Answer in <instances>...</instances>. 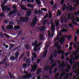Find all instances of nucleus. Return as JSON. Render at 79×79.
Returning a JSON list of instances; mask_svg holds the SVG:
<instances>
[{
    "mask_svg": "<svg viewBox=\"0 0 79 79\" xmlns=\"http://www.w3.org/2000/svg\"><path fill=\"white\" fill-rule=\"evenodd\" d=\"M62 39H60L59 40V42L60 43L61 45L63 44V43L64 42V40H65V38L66 37L68 38V40H69L71 39V37H72V36L71 35H69V36H68V35H64L63 36H62Z\"/></svg>",
    "mask_w": 79,
    "mask_h": 79,
    "instance_id": "obj_1",
    "label": "nucleus"
},
{
    "mask_svg": "<svg viewBox=\"0 0 79 79\" xmlns=\"http://www.w3.org/2000/svg\"><path fill=\"white\" fill-rule=\"evenodd\" d=\"M29 20V18L28 17H20V23H27L28 21Z\"/></svg>",
    "mask_w": 79,
    "mask_h": 79,
    "instance_id": "obj_2",
    "label": "nucleus"
},
{
    "mask_svg": "<svg viewBox=\"0 0 79 79\" xmlns=\"http://www.w3.org/2000/svg\"><path fill=\"white\" fill-rule=\"evenodd\" d=\"M37 20H38V19H37L36 17H35V18L33 19L32 20V23L31 24V27H34V26L36 24H37Z\"/></svg>",
    "mask_w": 79,
    "mask_h": 79,
    "instance_id": "obj_3",
    "label": "nucleus"
},
{
    "mask_svg": "<svg viewBox=\"0 0 79 79\" xmlns=\"http://www.w3.org/2000/svg\"><path fill=\"white\" fill-rule=\"evenodd\" d=\"M44 69L46 71H48L49 70V73L50 74H52V68L51 67L49 66L48 65H46L44 68Z\"/></svg>",
    "mask_w": 79,
    "mask_h": 79,
    "instance_id": "obj_4",
    "label": "nucleus"
},
{
    "mask_svg": "<svg viewBox=\"0 0 79 79\" xmlns=\"http://www.w3.org/2000/svg\"><path fill=\"white\" fill-rule=\"evenodd\" d=\"M64 52H63V51L62 50H58L57 51L56 50H54V53H57V54H59V55H60V54H61V53H64Z\"/></svg>",
    "mask_w": 79,
    "mask_h": 79,
    "instance_id": "obj_5",
    "label": "nucleus"
},
{
    "mask_svg": "<svg viewBox=\"0 0 79 79\" xmlns=\"http://www.w3.org/2000/svg\"><path fill=\"white\" fill-rule=\"evenodd\" d=\"M32 54L33 55V57H31L32 63H35V61H34V60H35V59H34V58L35 59L37 58V55L35 54V53H33Z\"/></svg>",
    "mask_w": 79,
    "mask_h": 79,
    "instance_id": "obj_6",
    "label": "nucleus"
},
{
    "mask_svg": "<svg viewBox=\"0 0 79 79\" xmlns=\"http://www.w3.org/2000/svg\"><path fill=\"white\" fill-rule=\"evenodd\" d=\"M71 19H72V23L74 26L76 25L77 26L78 24L77 23L75 22V17H72L71 18Z\"/></svg>",
    "mask_w": 79,
    "mask_h": 79,
    "instance_id": "obj_7",
    "label": "nucleus"
},
{
    "mask_svg": "<svg viewBox=\"0 0 79 79\" xmlns=\"http://www.w3.org/2000/svg\"><path fill=\"white\" fill-rule=\"evenodd\" d=\"M16 10H13L11 12H9L8 13V15L11 16V15H15V14H16Z\"/></svg>",
    "mask_w": 79,
    "mask_h": 79,
    "instance_id": "obj_8",
    "label": "nucleus"
},
{
    "mask_svg": "<svg viewBox=\"0 0 79 79\" xmlns=\"http://www.w3.org/2000/svg\"><path fill=\"white\" fill-rule=\"evenodd\" d=\"M46 26H44L42 27L41 28H40V27H39V29L40 31H45V30H46Z\"/></svg>",
    "mask_w": 79,
    "mask_h": 79,
    "instance_id": "obj_9",
    "label": "nucleus"
},
{
    "mask_svg": "<svg viewBox=\"0 0 79 79\" xmlns=\"http://www.w3.org/2000/svg\"><path fill=\"white\" fill-rule=\"evenodd\" d=\"M18 78L19 79H27V77H26V75L22 76V77L19 76Z\"/></svg>",
    "mask_w": 79,
    "mask_h": 79,
    "instance_id": "obj_10",
    "label": "nucleus"
},
{
    "mask_svg": "<svg viewBox=\"0 0 79 79\" xmlns=\"http://www.w3.org/2000/svg\"><path fill=\"white\" fill-rule=\"evenodd\" d=\"M51 24L52 26V30H53L54 31L55 30V26L53 25L54 24L53 23H51Z\"/></svg>",
    "mask_w": 79,
    "mask_h": 79,
    "instance_id": "obj_11",
    "label": "nucleus"
},
{
    "mask_svg": "<svg viewBox=\"0 0 79 79\" xmlns=\"http://www.w3.org/2000/svg\"><path fill=\"white\" fill-rule=\"evenodd\" d=\"M10 59L11 60V61H14L15 60H18L17 58H16V57L15 56H11L10 58Z\"/></svg>",
    "mask_w": 79,
    "mask_h": 79,
    "instance_id": "obj_12",
    "label": "nucleus"
},
{
    "mask_svg": "<svg viewBox=\"0 0 79 79\" xmlns=\"http://www.w3.org/2000/svg\"><path fill=\"white\" fill-rule=\"evenodd\" d=\"M8 74L9 76H10V79H12V78L13 79H15V77L14 76L12 75L11 72H8Z\"/></svg>",
    "mask_w": 79,
    "mask_h": 79,
    "instance_id": "obj_13",
    "label": "nucleus"
},
{
    "mask_svg": "<svg viewBox=\"0 0 79 79\" xmlns=\"http://www.w3.org/2000/svg\"><path fill=\"white\" fill-rule=\"evenodd\" d=\"M41 72H42V69L39 68L37 70L36 74L37 75H39V73H41Z\"/></svg>",
    "mask_w": 79,
    "mask_h": 79,
    "instance_id": "obj_14",
    "label": "nucleus"
},
{
    "mask_svg": "<svg viewBox=\"0 0 79 79\" xmlns=\"http://www.w3.org/2000/svg\"><path fill=\"white\" fill-rule=\"evenodd\" d=\"M20 7L23 10H27V8H26V7L24 6L23 5L21 4L20 5Z\"/></svg>",
    "mask_w": 79,
    "mask_h": 79,
    "instance_id": "obj_15",
    "label": "nucleus"
},
{
    "mask_svg": "<svg viewBox=\"0 0 79 79\" xmlns=\"http://www.w3.org/2000/svg\"><path fill=\"white\" fill-rule=\"evenodd\" d=\"M13 26L12 25H9L7 27V30L13 29Z\"/></svg>",
    "mask_w": 79,
    "mask_h": 79,
    "instance_id": "obj_16",
    "label": "nucleus"
},
{
    "mask_svg": "<svg viewBox=\"0 0 79 79\" xmlns=\"http://www.w3.org/2000/svg\"><path fill=\"white\" fill-rule=\"evenodd\" d=\"M19 55V51H17L16 52H15V58H18Z\"/></svg>",
    "mask_w": 79,
    "mask_h": 79,
    "instance_id": "obj_17",
    "label": "nucleus"
},
{
    "mask_svg": "<svg viewBox=\"0 0 79 79\" xmlns=\"http://www.w3.org/2000/svg\"><path fill=\"white\" fill-rule=\"evenodd\" d=\"M60 22V20L57 19L56 21H55V23L56 24V27H58V26H59V23Z\"/></svg>",
    "mask_w": 79,
    "mask_h": 79,
    "instance_id": "obj_18",
    "label": "nucleus"
},
{
    "mask_svg": "<svg viewBox=\"0 0 79 79\" xmlns=\"http://www.w3.org/2000/svg\"><path fill=\"white\" fill-rule=\"evenodd\" d=\"M32 14V11L31 10H29L27 13V16H31V15Z\"/></svg>",
    "mask_w": 79,
    "mask_h": 79,
    "instance_id": "obj_19",
    "label": "nucleus"
},
{
    "mask_svg": "<svg viewBox=\"0 0 79 79\" xmlns=\"http://www.w3.org/2000/svg\"><path fill=\"white\" fill-rule=\"evenodd\" d=\"M6 8H7V6H6V5H5L4 7H2L3 12H5V10H6Z\"/></svg>",
    "mask_w": 79,
    "mask_h": 79,
    "instance_id": "obj_20",
    "label": "nucleus"
},
{
    "mask_svg": "<svg viewBox=\"0 0 79 79\" xmlns=\"http://www.w3.org/2000/svg\"><path fill=\"white\" fill-rule=\"evenodd\" d=\"M47 52H48V51L47 50H46L44 52V54H43V57L44 58H45V57H46V56H47Z\"/></svg>",
    "mask_w": 79,
    "mask_h": 79,
    "instance_id": "obj_21",
    "label": "nucleus"
},
{
    "mask_svg": "<svg viewBox=\"0 0 79 79\" xmlns=\"http://www.w3.org/2000/svg\"><path fill=\"white\" fill-rule=\"evenodd\" d=\"M75 56H76L75 57L73 58V60H78L79 58V55H75Z\"/></svg>",
    "mask_w": 79,
    "mask_h": 79,
    "instance_id": "obj_22",
    "label": "nucleus"
},
{
    "mask_svg": "<svg viewBox=\"0 0 79 79\" xmlns=\"http://www.w3.org/2000/svg\"><path fill=\"white\" fill-rule=\"evenodd\" d=\"M31 60H30V58H29L27 59V60L26 61V64H29V63H31Z\"/></svg>",
    "mask_w": 79,
    "mask_h": 79,
    "instance_id": "obj_23",
    "label": "nucleus"
},
{
    "mask_svg": "<svg viewBox=\"0 0 79 79\" xmlns=\"http://www.w3.org/2000/svg\"><path fill=\"white\" fill-rule=\"evenodd\" d=\"M37 68V67L35 66L33 67L31 69V70L32 71H36V69Z\"/></svg>",
    "mask_w": 79,
    "mask_h": 79,
    "instance_id": "obj_24",
    "label": "nucleus"
},
{
    "mask_svg": "<svg viewBox=\"0 0 79 79\" xmlns=\"http://www.w3.org/2000/svg\"><path fill=\"white\" fill-rule=\"evenodd\" d=\"M38 44V41H37V40H36L35 42L32 43L31 44V45L33 46H34V45H35L37 44Z\"/></svg>",
    "mask_w": 79,
    "mask_h": 79,
    "instance_id": "obj_25",
    "label": "nucleus"
},
{
    "mask_svg": "<svg viewBox=\"0 0 79 79\" xmlns=\"http://www.w3.org/2000/svg\"><path fill=\"white\" fill-rule=\"evenodd\" d=\"M3 35L5 36H6V37H7V39H10V36H9V35H8L6 33H3Z\"/></svg>",
    "mask_w": 79,
    "mask_h": 79,
    "instance_id": "obj_26",
    "label": "nucleus"
},
{
    "mask_svg": "<svg viewBox=\"0 0 79 79\" xmlns=\"http://www.w3.org/2000/svg\"><path fill=\"white\" fill-rule=\"evenodd\" d=\"M14 29L15 30H18V29H20V26H19V25L15 26L14 27Z\"/></svg>",
    "mask_w": 79,
    "mask_h": 79,
    "instance_id": "obj_27",
    "label": "nucleus"
},
{
    "mask_svg": "<svg viewBox=\"0 0 79 79\" xmlns=\"http://www.w3.org/2000/svg\"><path fill=\"white\" fill-rule=\"evenodd\" d=\"M24 53H23L19 57V60H21L22 58H23V56H24Z\"/></svg>",
    "mask_w": 79,
    "mask_h": 79,
    "instance_id": "obj_28",
    "label": "nucleus"
},
{
    "mask_svg": "<svg viewBox=\"0 0 79 79\" xmlns=\"http://www.w3.org/2000/svg\"><path fill=\"white\" fill-rule=\"evenodd\" d=\"M22 32H23L22 31H21V30H20L19 32L17 35V37H19L20 35H21Z\"/></svg>",
    "mask_w": 79,
    "mask_h": 79,
    "instance_id": "obj_29",
    "label": "nucleus"
},
{
    "mask_svg": "<svg viewBox=\"0 0 79 79\" xmlns=\"http://www.w3.org/2000/svg\"><path fill=\"white\" fill-rule=\"evenodd\" d=\"M15 45L14 44H12L10 45V46H9V49L11 50V49H12V48H13V47H14V46Z\"/></svg>",
    "mask_w": 79,
    "mask_h": 79,
    "instance_id": "obj_30",
    "label": "nucleus"
},
{
    "mask_svg": "<svg viewBox=\"0 0 79 79\" xmlns=\"http://www.w3.org/2000/svg\"><path fill=\"white\" fill-rule=\"evenodd\" d=\"M54 56H53V54L51 55L49 58V60H53V59Z\"/></svg>",
    "mask_w": 79,
    "mask_h": 79,
    "instance_id": "obj_31",
    "label": "nucleus"
},
{
    "mask_svg": "<svg viewBox=\"0 0 79 79\" xmlns=\"http://www.w3.org/2000/svg\"><path fill=\"white\" fill-rule=\"evenodd\" d=\"M61 11H57V16H61Z\"/></svg>",
    "mask_w": 79,
    "mask_h": 79,
    "instance_id": "obj_32",
    "label": "nucleus"
},
{
    "mask_svg": "<svg viewBox=\"0 0 79 79\" xmlns=\"http://www.w3.org/2000/svg\"><path fill=\"white\" fill-rule=\"evenodd\" d=\"M77 64L76 63L75 64L73 67L72 68V69L73 70L74 69H76L77 68Z\"/></svg>",
    "mask_w": 79,
    "mask_h": 79,
    "instance_id": "obj_33",
    "label": "nucleus"
},
{
    "mask_svg": "<svg viewBox=\"0 0 79 79\" xmlns=\"http://www.w3.org/2000/svg\"><path fill=\"white\" fill-rule=\"evenodd\" d=\"M26 77L27 78V77H28V78H31V77H32V74L31 73L28 74L27 75Z\"/></svg>",
    "mask_w": 79,
    "mask_h": 79,
    "instance_id": "obj_34",
    "label": "nucleus"
},
{
    "mask_svg": "<svg viewBox=\"0 0 79 79\" xmlns=\"http://www.w3.org/2000/svg\"><path fill=\"white\" fill-rule=\"evenodd\" d=\"M74 40L75 42H77V45H79V42L77 41V36H75V37Z\"/></svg>",
    "mask_w": 79,
    "mask_h": 79,
    "instance_id": "obj_35",
    "label": "nucleus"
},
{
    "mask_svg": "<svg viewBox=\"0 0 79 79\" xmlns=\"http://www.w3.org/2000/svg\"><path fill=\"white\" fill-rule=\"evenodd\" d=\"M57 66V64H53L51 66V68L52 69L54 68L55 66Z\"/></svg>",
    "mask_w": 79,
    "mask_h": 79,
    "instance_id": "obj_36",
    "label": "nucleus"
},
{
    "mask_svg": "<svg viewBox=\"0 0 79 79\" xmlns=\"http://www.w3.org/2000/svg\"><path fill=\"white\" fill-rule=\"evenodd\" d=\"M68 30L67 29L64 28L61 30V32H68Z\"/></svg>",
    "mask_w": 79,
    "mask_h": 79,
    "instance_id": "obj_37",
    "label": "nucleus"
},
{
    "mask_svg": "<svg viewBox=\"0 0 79 79\" xmlns=\"http://www.w3.org/2000/svg\"><path fill=\"white\" fill-rule=\"evenodd\" d=\"M25 48L27 50H29V44H26L25 45Z\"/></svg>",
    "mask_w": 79,
    "mask_h": 79,
    "instance_id": "obj_38",
    "label": "nucleus"
},
{
    "mask_svg": "<svg viewBox=\"0 0 79 79\" xmlns=\"http://www.w3.org/2000/svg\"><path fill=\"white\" fill-rule=\"evenodd\" d=\"M56 8H57V5H56V4H54V6L52 7L53 9L55 10V9H56Z\"/></svg>",
    "mask_w": 79,
    "mask_h": 79,
    "instance_id": "obj_39",
    "label": "nucleus"
},
{
    "mask_svg": "<svg viewBox=\"0 0 79 79\" xmlns=\"http://www.w3.org/2000/svg\"><path fill=\"white\" fill-rule=\"evenodd\" d=\"M27 2H28V3H31V2L32 3H33L34 2V0H27Z\"/></svg>",
    "mask_w": 79,
    "mask_h": 79,
    "instance_id": "obj_40",
    "label": "nucleus"
},
{
    "mask_svg": "<svg viewBox=\"0 0 79 79\" xmlns=\"http://www.w3.org/2000/svg\"><path fill=\"white\" fill-rule=\"evenodd\" d=\"M52 13L50 12L49 13V19H51L52 18Z\"/></svg>",
    "mask_w": 79,
    "mask_h": 79,
    "instance_id": "obj_41",
    "label": "nucleus"
},
{
    "mask_svg": "<svg viewBox=\"0 0 79 79\" xmlns=\"http://www.w3.org/2000/svg\"><path fill=\"white\" fill-rule=\"evenodd\" d=\"M39 39L40 40H42L43 39V35L42 34L40 35V38Z\"/></svg>",
    "mask_w": 79,
    "mask_h": 79,
    "instance_id": "obj_42",
    "label": "nucleus"
},
{
    "mask_svg": "<svg viewBox=\"0 0 79 79\" xmlns=\"http://www.w3.org/2000/svg\"><path fill=\"white\" fill-rule=\"evenodd\" d=\"M65 75H66V73L63 72L61 73L60 76H61V77H63V76H64Z\"/></svg>",
    "mask_w": 79,
    "mask_h": 79,
    "instance_id": "obj_43",
    "label": "nucleus"
},
{
    "mask_svg": "<svg viewBox=\"0 0 79 79\" xmlns=\"http://www.w3.org/2000/svg\"><path fill=\"white\" fill-rule=\"evenodd\" d=\"M60 66L62 68H64L66 66V64L64 63L63 64L60 65Z\"/></svg>",
    "mask_w": 79,
    "mask_h": 79,
    "instance_id": "obj_44",
    "label": "nucleus"
},
{
    "mask_svg": "<svg viewBox=\"0 0 79 79\" xmlns=\"http://www.w3.org/2000/svg\"><path fill=\"white\" fill-rule=\"evenodd\" d=\"M9 22V21H8V20L7 19L6 20H4V23L5 24H8V23Z\"/></svg>",
    "mask_w": 79,
    "mask_h": 79,
    "instance_id": "obj_45",
    "label": "nucleus"
},
{
    "mask_svg": "<svg viewBox=\"0 0 79 79\" xmlns=\"http://www.w3.org/2000/svg\"><path fill=\"white\" fill-rule=\"evenodd\" d=\"M2 30H3V31H4V32H6V30H5V27H4V26H2Z\"/></svg>",
    "mask_w": 79,
    "mask_h": 79,
    "instance_id": "obj_46",
    "label": "nucleus"
},
{
    "mask_svg": "<svg viewBox=\"0 0 79 79\" xmlns=\"http://www.w3.org/2000/svg\"><path fill=\"white\" fill-rule=\"evenodd\" d=\"M47 21H48V19H46L43 23V25H45V24H46V23H47Z\"/></svg>",
    "mask_w": 79,
    "mask_h": 79,
    "instance_id": "obj_47",
    "label": "nucleus"
},
{
    "mask_svg": "<svg viewBox=\"0 0 79 79\" xmlns=\"http://www.w3.org/2000/svg\"><path fill=\"white\" fill-rule=\"evenodd\" d=\"M65 59V57H64V54H62L61 56V60H64Z\"/></svg>",
    "mask_w": 79,
    "mask_h": 79,
    "instance_id": "obj_48",
    "label": "nucleus"
},
{
    "mask_svg": "<svg viewBox=\"0 0 79 79\" xmlns=\"http://www.w3.org/2000/svg\"><path fill=\"white\" fill-rule=\"evenodd\" d=\"M61 46L60 45H58L57 47V49L58 50H60L61 49Z\"/></svg>",
    "mask_w": 79,
    "mask_h": 79,
    "instance_id": "obj_49",
    "label": "nucleus"
},
{
    "mask_svg": "<svg viewBox=\"0 0 79 79\" xmlns=\"http://www.w3.org/2000/svg\"><path fill=\"white\" fill-rule=\"evenodd\" d=\"M66 5L65 4H64L63 6V7L62 8V10H65V9H66Z\"/></svg>",
    "mask_w": 79,
    "mask_h": 79,
    "instance_id": "obj_50",
    "label": "nucleus"
},
{
    "mask_svg": "<svg viewBox=\"0 0 79 79\" xmlns=\"http://www.w3.org/2000/svg\"><path fill=\"white\" fill-rule=\"evenodd\" d=\"M37 5H40V0H35Z\"/></svg>",
    "mask_w": 79,
    "mask_h": 79,
    "instance_id": "obj_51",
    "label": "nucleus"
},
{
    "mask_svg": "<svg viewBox=\"0 0 79 79\" xmlns=\"http://www.w3.org/2000/svg\"><path fill=\"white\" fill-rule=\"evenodd\" d=\"M57 71H58L57 68H55L54 69V72H53V73H56L57 72Z\"/></svg>",
    "mask_w": 79,
    "mask_h": 79,
    "instance_id": "obj_52",
    "label": "nucleus"
},
{
    "mask_svg": "<svg viewBox=\"0 0 79 79\" xmlns=\"http://www.w3.org/2000/svg\"><path fill=\"white\" fill-rule=\"evenodd\" d=\"M73 59H70V60H69V62L70 63V64L71 65H73Z\"/></svg>",
    "mask_w": 79,
    "mask_h": 79,
    "instance_id": "obj_53",
    "label": "nucleus"
},
{
    "mask_svg": "<svg viewBox=\"0 0 79 79\" xmlns=\"http://www.w3.org/2000/svg\"><path fill=\"white\" fill-rule=\"evenodd\" d=\"M6 10V11H10V10H11V9L10 8H9L7 6Z\"/></svg>",
    "mask_w": 79,
    "mask_h": 79,
    "instance_id": "obj_54",
    "label": "nucleus"
},
{
    "mask_svg": "<svg viewBox=\"0 0 79 79\" xmlns=\"http://www.w3.org/2000/svg\"><path fill=\"white\" fill-rule=\"evenodd\" d=\"M73 45H74L73 47L74 48H75V49L76 50L77 48V45L75 43H74L73 44Z\"/></svg>",
    "mask_w": 79,
    "mask_h": 79,
    "instance_id": "obj_55",
    "label": "nucleus"
},
{
    "mask_svg": "<svg viewBox=\"0 0 79 79\" xmlns=\"http://www.w3.org/2000/svg\"><path fill=\"white\" fill-rule=\"evenodd\" d=\"M40 61H41V60H40V59H39L37 60L36 63H40Z\"/></svg>",
    "mask_w": 79,
    "mask_h": 79,
    "instance_id": "obj_56",
    "label": "nucleus"
},
{
    "mask_svg": "<svg viewBox=\"0 0 79 79\" xmlns=\"http://www.w3.org/2000/svg\"><path fill=\"white\" fill-rule=\"evenodd\" d=\"M60 22L62 24H63V22H64V20H63V17H62L60 19Z\"/></svg>",
    "mask_w": 79,
    "mask_h": 79,
    "instance_id": "obj_57",
    "label": "nucleus"
},
{
    "mask_svg": "<svg viewBox=\"0 0 79 79\" xmlns=\"http://www.w3.org/2000/svg\"><path fill=\"white\" fill-rule=\"evenodd\" d=\"M48 76L46 75H43V77L45 78H48Z\"/></svg>",
    "mask_w": 79,
    "mask_h": 79,
    "instance_id": "obj_58",
    "label": "nucleus"
},
{
    "mask_svg": "<svg viewBox=\"0 0 79 79\" xmlns=\"http://www.w3.org/2000/svg\"><path fill=\"white\" fill-rule=\"evenodd\" d=\"M50 4L51 5H53L54 4V1H51L50 2Z\"/></svg>",
    "mask_w": 79,
    "mask_h": 79,
    "instance_id": "obj_59",
    "label": "nucleus"
},
{
    "mask_svg": "<svg viewBox=\"0 0 79 79\" xmlns=\"http://www.w3.org/2000/svg\"><path fill=\"white\" fill-rule=\"evenodd\" d=\"M27 65L26 64H23V67L24 68H26V67H27Z\"/></svg>",
    "mask_w": 79,
    "mask_h": 79,
    "instance_id": "obj_60",
    "label": "nucleus"
},
{
    "mask_svg": "<svg viewBox=\"0 0 79 79\" xmlns=\"http://www.w3.org/2000/svg\"><path fill=\"white\" fill-rule=\"evenodd\" d=\"M67 68L68 69H69V70H70V69H71V65H67Z\"/></svg>",
    "mask_w": 79,
    "mask_h": 79,
    "instance_id": "obj_61",
    "label": "nucleus"
},
{
    "mask_svg": "<svg viewBox=\"0 0 79 79\" xmlns=\"http://www.w3.org/2000/svg\"><path fill=\"white\" fill-rule=\"evenodd\" d=\"M51 61V64H53V63H54V60L53 59H51V60H50Z\"/></svg>",
    "mask_w": 79,
    "mask_h": 79,
    "instance_id": "obj_62",
    "label": "nucleus"
},
{
    "mask_svg": "<svg viewBox=\"0 0 79 79\" xmlns=\"http://www.w3.org/2000/svg\"><path fill=\"white\" fill-rule=\"evenodd\" d=\"M76 21L77 23H79V17H77L76 19Z\"/></svg>",
    "mask_w": 79,
    "mask_h": 79,
    "instance_id": "obj_63",
    "label": "nucleus"
},
{
    "mask_svg": "<svg viewBox=\"0 0 79 79\" xmlns=\"http://www.w3.org/2000/svg\"><path fill=\"white\" fill-rule=\"evenodd\" d=\"M77 34L78 35H79V29H77Z\"/></svg>",
    "mask_w": 79,
    "mask_h": 79,
    "instance_id": "obj_64",
    "label": "nucleus"
}]
</instances>
